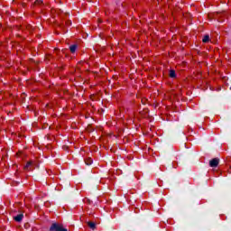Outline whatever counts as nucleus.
<instances>
[{
  "mask_svg": "<svg viewBox=\"0 0 231 231\" xmlns=\"http://www.w3.org/2000/svg\"><path fill=\"white\" fill-rule=\"evenodd\" d=\"M50 231H68V229L64 228L62 224L53 223L50 227Z\"/></svg>",
  "mask_w": 231,
  "mask_h": 231,
  "instance_id": "obj_1",
  "label": "nucleus"
},
{
  "mask_svg": "<svg viewBox=\"0 0 231 231\" xmlns=\"http://www.w3.org/2000/svg\"><path fill=\"white\" fill-rule=\"evenodd\" d=\"M24 171L30 172V171H33V162L29 161L27 162L26 165L23 167Z\"/></svg>",
  "mask_w": 231,
  "mask_h": 231,
  "instance_id": "obj_2",
  "label": "nucleus"
},
{
  "mask_svg": "<svg viewBox=\"0 0 231 231\" xmlns=\"http://www.w3.org/2000/svg\"><path fill=\"white\" fill-rule=\"evenodd\" d=\"M217 165H219L218 158H213L211 161H209V167H217Z\"/></svg>",
  "mask_w": 231,
  "mask_h": 231,
  "instance_id": "obj_3",
  "label": "nucleus"
},
{
  "mask_svg": "<svg viewBox=\"0 0 231 231\" xmlns=\"http://www.w3.org/2000/svg\"><path fill=\"white\" fill-rule=\"evenodd\" d=\"M23 217H24V215L18 214L17 216L14 217V219L16 221V223H21V221H23Z\"/></svg>",
  "mask_w": 231,
  "mask_h": 231,
  "instance_id": "obj_4",
  "label": "nucleus"
},
{
  "mask_svg": "<svg viewBox=\"0 0 231 231\" xmlns=\"http://www.w3.org/2000/svg\"><path fill=\"white\" fill-rule=\"evenodd\" d=\"M88 226H89L91 230H95V228H97V224L95 222L88 221Z\"/></svg>",
  "mask_w": 231,
  "mask_h": 231,
  "instance_id": "obj_5",
  "label": "nucleus"
},
{
  "mask_svg": "<svg viewBox=\"0 0 231 231\" xmlns=\"http://www.w3.org/2000/svg\"><path fill=\"white\" fill-rule=\"evenodd\" d=\"M169 76L171 79H176V71L174 69H171Z\"/></svg>",
  "mask_w": 231,
  "mask_h": 231,
  "instance_id": "obj_6",
  "label": "nucleus"
},
{
  "mask_svg": "<svg viewBox=\"0 0 231 231\" xmlns=\"http://www.w3.org/2000/svg\"><path fill=\"white\" fill-rule=\"evenodd\" d=\"M85 163L86 165H91V163H93V159H91V157L86 158Z\"/></svg>",
  "mask_w": 231,
  "mask_h": 231,
  "instance_id": "obj_7",
  "label": "nucleus"
},
{
  "mask_svg": "<svg viewBox=\"0 0 231 231\" xmlns=\"http://www.w3.org/2000/svg\"><path fill=\"white\" fill-rule=\"evenodd\" d=\"M69 50H70V53H75V51H77V45L76 44L71 45L69 47Z\"/></svg>",
  "mask_w": 231,
  "mask_h": 231,
  "instance_id": "obj_8",
  "label": "nucleus"
},
{
  "mask_svg": "<svg viewBox=\"0 0 231 231\" xmlns=\"http://www.w3.org/2000/svg\"><path fill=\"white\" fill-rule=\"evenodd\" d=\"M210 42V36L205 35L202 39V42Z\"/></svg>",
  "mask_w": 231,
  "mask_h": 231,
  "instance_id": "obj_9",
  "label": "nucleus"
},
{
  "mask_svg": "<svg viewBox=\"0 0 231 231\" xmlns=\"http://www.w3.org/2000/svg\"><path fill=\"white\" fill-rule=\"evenodd\" d=\"M66 26H71V21L68 20L66 23H65Z\"/></svg>",
  "mask_w": 231,
  "mask_h": 231,
  "instance_id": "obj_10",
  "label": "nucleus"
},
{
  "mask_svg": "<svg viewBox=\"0 0 231 231\" xmlns=\"http://www.w3.org/2000/svg\"><path fill=\"white\" fill-rule=\"evenodd\" d=\"M40 3H41V1L37 0V1L35 2V5H39Z\"/></svg>",
  "mask_w": 231,
  "mask_h": 231,
  "instance_id": "obj_11",
  "label": "nucleus"
}]
</instances>
